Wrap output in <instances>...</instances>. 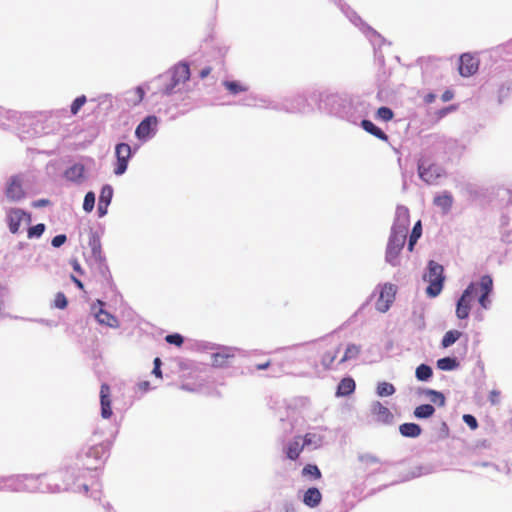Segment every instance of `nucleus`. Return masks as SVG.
<instances>
[{
    "label": "nucleus",
    "mask_w": 512,
    "mask_h": 512,
    "mask_svg": "<svg viewBox=\"0 0 512 512\" xmlns=\"http://www.w3.org/2000/svg\"><path fill=\"white\" fill-rule=\"evenodd\" d=\"M493 289V280L489 275L481 277L479 283H470L457 301L456 316L459 319H466L471 310V303L478 296V302L483 309L490 306L489 295Z\"/></svg>",
    "instance_id": "nucleus-1"
},
{
    "label": "nucleus",
    "mask_w": 512,
    "mask_h": 512,
    "mask_svg": "<svg viewBox=\"0 0 512 512\" xmlns=\"http://www.w3.org/2000/svg\"><path fill=\"white\" fill-rule=\"evenodd\" d=\"M408 234L407 225H394L386 248V261L392 266L399 265V255L405 245Z\"/></svg>",
    "instance_id": "nucleus-2"
},
{
    "label": "nucleus",
    "mask_w": 512,
    "mask_h": 512,
    "mask_svg": "<svg viewBox=\"0 0 512 512\" xmlns=\"http://www.w3.org/2000/svg\"><path fill=\"white\" fill-rule=\"evenodd\" d=\"M424 280L429 283L426 289L427 295L430 297L438 296L443 289L445 280L443 266L433 260L429 261L428 272L425 274Z\"/></svg>",
    "instance_id": "nucleus-3"
},
{
    "label": "nucleus",
    "mask_w": 512,
    "mask_h": 512,
    "mask_svg": "<svg viewBox=\"0 0 512 512\" xmlns=\"http://www.w3.org/2000/svg\"><path fill=\"white\" fill-rule=\"evenodd\" d=\"M171 74V84L165 88L166 94H171L178 85L189 80L190 68L187 63H179L173 67Z\"/></svg>",
    "instance_id": "nucleus-4"
},
{
    "label": "nucleus",
    "mask_w": 512,
    "mask_h": 512,
    "mask_svg": "<svg viewBox=\"0 0 512 512\" xmlns=\"http://www.w3.org/2000/svg\"><path fill=\"white\" fill-rule=\"evenodd\" d=\"M29 224L31 222V215L19 208H11L7 212V223L9 230L12 234H17L20 231L21 223Z\"/></svg>",
    "instance_id": "nucleus-5"
},
{
    "label": "nucleus",
    "mask_w": 512,
    "mask_h": 512,
    "mask_svg": "<svg viewBox=\"0 0 512 512\" xmlns=\"http://www.w3.org/2000/svg\"><path fill=\"white\" fill-rule=\"evenodd\" d=\"M396 287L391 283H386L380 290L379 297L376 302V309L385 313L395 300Z\"/></svg>",
    "instance_id": "nucleus-6"
},
{
    "label": "nucleus",
    "mask_w": 512,
    "mask_h": 512,
    "mask_svg": "<svg viewBox=\"0 0 512 512\" xmlns=\"http://www.w3.org/2000/svg\"><path fill=\"white\" fill-rule=\"evenodd\" d=\"M131 147L127 143H119L115 147V155H116V166L114 169V173L116 175H122L125 173L128 161L131 157Z\"/></svg>",
    "instance_id": "nucleus-7"
},
{
    "label": "nucleus",
    "mask_w": 512,
    "mask_h": 512,
    "mask_svg": "<svg viewBox=\"0 0 512 512\" xmlns=\"http://www.w3.org/2000/svg\"><path fill=\"white\" fill-rule=\"evenodd\" d=\"M479 60L470 53H464L459 58L458 70L461 76L469 77L477 72Z\"/></svg>",
    "instance_id": "nucleus-8"
},
{
    "label": "nucleus",
    "mask_w": 512,
    "mask_h": 512,
    "mask_svg": "<svg viewBox=\"0 0 512 512\" xmlns=\"http://www.w3.org/2000/svg\"><path fill=\"white\" fill-rule=\"evenodd\" d=\"M88 244L91 248L92 258L95 264L99 266L101 271L104 269L107 270V266L105 265V257L102 253L100 237L97 235V233L91 232Z\"/></svg>",
    "instance_id": "nucleus-9"
},
{
    "label": "nucleus",
    "mask_w": 512,
    "mask_h": 512,
    "mask_svg": "<svg viewBox=\"0 0 512 512\" xmlns=\"http://www.w3.org/2000/svg\"><path fill=\"white\" fill-rule=\"evenodd\" d=\"M340 346H341V344H337V345L328 344L321 351L319 359H320V364L324 370L327 371V370H331L333 368V364L336 361L338 353L340 351Z\"/></svg>",
    "instance_id": "nucleus-10"
},
{
    "label": "nucleus",
    "mask_w": 512,
    "mask_h": 512,
    "mask_svg": "<svg viewBox=\"0 0 512 512\" xmlns=\"http://www.w3.org/2000/svg\"><path fill=\"white\" fill-rule=\"evenodd\" d=\"M158 124L156 116H147L135 130V135L140 140H146L154 132Z\"/></svg>",
    "instance_id": "nucleus-11"
},
{
    "label": "nucleus",
    "mask_w": 512,
    "mask_h": 512,
    "mask_svg": "<svg viewBox=\"0 0 512 512\" xmlns=\"http://www.w3.org/2000/svg\"><path fill=\"white\" fill-rule=\"evenodd\" d=\"M6 196L10 201L16 202L24 198L25 192L22 187V181L19 176H13L10 178L7 188Z\"/></svg>",
    "instance_id": "nucleus-12"
},
{
    "label": "nucleus",
    "mask_w": 512,
    "mask_h": 512,
    "mask_svg": "<svg viewBox=\"0 0 512 512\" xmlns=\"http://www.w3.org/2000/svg\"><path fill=\"white\" fill-rule=\"evenodd\" d=\"M101 415L108 419L112 416L111 392L108 384L103 383L100 388Z\"/></svg>",
    "instance_id": "nucleus-13"
},
{
    "label": "nucleus",
    "mask_w": 512,
    "mask_h": 512,
    "mask_svg": "<svg viewBox=\"0 0 512 512\" xmlns=\"http://www.w3.org/2000/svg\"><path fill=\"white\" fill-rule=\"evenodd\" d=\"M108 452L109 443L103 442L92 446L86 455L88 458H93L96 462L101 463L107 458Z\"/></svg>",
    "instance_id": "nucleus-14"
},
{
    "label": "nucleus",
    "mask_w": 512,
    "mask_h": 512,
    "mask_svg": "<svg viewBox=\"0 0 512 512\" xmlns=\"http://www.w3.org/2000/svg\"><path fill=\"white\" fill-rule=\"evenodd\" d=\"M304 449V444L301 442V436H296L290 441L286 447L285 453L288 459L297 460Z\"/></svg>",
    "instance_id": "nucleus-15"
},
{
    "label": "nucleus",
    "mask_w": 512,
    "mask_h": 512,
    "mask_svg": "<svg viewBox=\"0 0 512 512\" xmlns=\"http://www.w3.org/2000/svg\"><path fill=\"white\" fill-rule=\"evenodd\" d=\"M437 170L438 167L435 165H431L426 168L423 162L418 164L420 178L429 184L433 183L440 176V173H438Z\"/></svg>",
    "instance_id": "nucleus-16"
},
{
    "label": "nucleus",
    "mask_w": 512,
    "mask_h": 512,
    "mask_svg": "<svg viewBox=\"0 0 512 512\" xmlns=\"http://www.w3.org/2000/svg\"><path fill=\"white\" fill-rule=\"evenodd\" d=\"M371 412L378 421L383 423L390 422L393 417L389 409L379 401H376L371 405Z\"/></svg>",
    "instance_id": "nucleus-17"
},
{
    "label": "nucleus",
    "mask_w": 512,
    "mask_h": 512,
    "mask_svg": "<svg viewBox=\"0 0 512 512\" xmlns=\"http://www.w3.org/2000/svg\"><path fill=\"white\" fill-rule=\"evenodd\" d=\"M453 201V196L449 192H443L434 197L433 204L446 214L451 210Z\"/></svg>",
    "instance_id": "nucleus-18"
},
{
    "label": "nucleus",
    "mask_w": 512,
    "mask_h": 512,
    "mask_svg": "<svg viewBox=\"0 0 512 512\" xmlns=\"http://www.w3.org/2000/svg\"><path fill=\"white\" fill-rule=\"evenodd\" d=\"M355 388L356 384L354 379L351 377H345L339 382L336 395L338 397L349 396L355 391Z\"/></svg>",
    "instance_id": "nucleus-19"
},
{
    "label": "nucleus",
    "mask_w": 512,
    "mask_h": 512,
    "mask_svg": "<svg viewBox=\"0 0 512 512\" xmlns=\"http://www.w3.org/2000/svg\"><path fill=\"white\" fill-rule=\"evenodd\" d=\"M321 500H322L321 492L315 487L309 488L304 493L303 502L308 507H311V508L317 507L321 503Z\"/></svg>",
    "instance_id": "nucleus-20"
},
{
    "label": "nucleus",
    "mask_w": 512,
    "mask_h": 512,
    "mask_svg": "<svg viewBox=\"0 0 512 512\" xmlns=\"http://www.w3.org/2000/svg\"><path fill=\"white\" fill-rule=\"evenodd\" d=\"M399 431L404 437L416 438L421 434L422 429L416 423H403L399 426Z\"/></svg>",
    "instance_id": "nucleus-21"
},
{
    "label": "nucleus",
    "mask_w": 512,
    "mask_h": 512,
    "mask_svg": "<svg viewBox=\"0 0 512 512\" xmlns=\"http://www.w3.org/2000/svg\"><path fill=\"white\" fill-rule=\"evenodd\" d=\"M361 127L376 138L388 141V136L370 120H362Z\"/></svg>",
    "instance_id": "nucleus-22"
},
{
    "label": "nucleus",
    "mask_w": 512,
    "mask_h": 512,
    "mask_svg": "<svg viewBox=\"0 0 512 512\" xmlns=\"http://www.w3.org/2000/svg\"><path fill=\"white\" fill-rule=\"evenodd\" d=\"M361 353V346L350 343L346 346L343 356L339 360V364L356 359Z\"/></svg>",
    "instance_id": "nucleus-23"
},
{
    "label": "nucleus",
    "mask_w": 512,
    "mask_h": 512,
    "mask_svg": "<svg viewBox=\"0 0 512 512\" xmlns=\"http://www.w3.org/2000/svg\"><path fill=\"white\" fill-rule=\"evenodd\" d=\"M95 317L100 324H104L109 327H115L118 324L116 317L106 312L102 308H100L99 311L95 314Z\"/></svg>",
    "instance_id": "nucleus-24"
},
{
    "label": "nucleus",
    "mask_w": 512,
    "mask_h": 512,
    "mask_svg": "<svg viewBox=\"0 0 512 512\" xmlns=\"http://www.w3.org/2000/svg\"><path fill=\"white\" fill-rule=\"evenodd\" d=\"M127 97V102L131 106H137L140 104L145 96V91L141 86L136 87L135 89L129 91Z\"/></svg>",
    "instance_id": "nucleus-25"
},
{
    "label": "nucleus",
    "mask_w": 512,
    "mask_h": 512,
    "mask_svg": "<svg viewBox=\"0 0 512 512\" xmlns=\"http://www.w3.org/2000/svg\"><path fill=\"white\" fill-rule=\"evenodd\" d=\"M234 355L229 351H221L214 353L212 355V363L214 366L222 367L228 363L230 358H233Z\"/></svg>",
    "instance_id": "nucleus-26"
},
{
    "label": "nucleus",
    "mask_w": 512,
    "mask_h": 512,
    "mask_svg": "<svg viewBox=\"0 0 512 512\" xmlns=\"http://www.w3.org/2000/svg\"><path fill=\"white\" fill-rule=\"evenodd\" d=\"M435 412V408L430 404H423L417 406L414 410V416L419 419H426L431 417Z\"/></svg>",
    "instance_id": "nucleus-27"
},
{
    "label": "nucleus",
    "mask_w": 512,
    "mask_h": 512,
    "mask_svg": "<svg viewBox=\"0 0 512 512\" xmlns=\"http://www.w3.org/2000/svg\"><path fill=\"white\" fill-rule=\"evenodd\" d=\"M437 367L443 371L453 370L458 367L456 358L444 357L437 361Z\"/></svg>",
    "instance_id": "nucleus-28"
},
{
    "label": "nucleus",
    "mask_w": 512,
    "mask_h": 512,
    "mask_svg": "<svg viewBox=\"0 0 512 512\" xmlns=\"http://www.w3.org/2000/svg\"><path fill=\"white\" fill-rule=\"evenodd\" d=\"M84 167L82 165H74L66 170L65 176L67 179L77 181L83 177Z\"/></svg>",
    "instance_id": "nucleus-29"
},
{
    "label": "nucleus",
    "mask_w": 512,
    "mask_h": 512,
    "mask_svg": "<svg viewBox=\"0 0 512 512\" xmlns=\"http://www.w3.org/2000/svg\"><path fill=\"white\" fill-rule=\"evenodd\" d=\"M224 87L233 95H236L241 92H245L248 90V87L241 84L237 81H225L223 83Z\"/></svg>",
    "instance_id": "nucleus-30"
},
{
    "label": "nucleus",
    "mask_w": 512,
    "mask_h": 512,
    "mask_svg": "<svg viewBox=\"0 0 512 512\" xmlns=\"http://www.w3.org/2000/svg\"><path fill=\"white\" fill-rule=\"evenodd\" d=\"M421 234H422V226H421V222L418 221L414 225L412 232L410 234L409 243H408L409 251L413 250V247L416 244V242L418 241V239L420 238Z\"/></svg>",
    "instance_id": "nucleus-31"
},
{
    "label": "nucleus",
    "mask_w": 512,
    "mask_h": 512,
    "mask_svg": "<svg viewBox=\"0 0 512 512\" xmlns=\"http://www.w3.org/2000/svg\"><path fill=\"white\" fill-rule=\"evenodd\" d=\"M461 336V332L457 330H450L445 333L443 339H442V346L444 348H447L454 344Z\"/></svg>",
    "instance_id": "nucleus-32"
},
{
    "label": "nucleus",
    "mask_w": 512,
    "mask_h": 512,
    "mask_svg": "<svg viewBox=\"0 0 512 512\" xmlns=\"http://www.w3.org/2000/svg\"><path fill=\"white\" fill-rule=\"evenodd\" d=\"M416 378L420 381H427L432 376V369L426 364H421L416 368Z\"/></svg>",
    "instance_id": "nucleus-33"
},
{
    "label": "nucleus",
    "mask_w": 512,
    "mask_h": 512,
    "mask_svg": "<svg viewBox=\"0 0 512 512\" xmlns=\"http://www.w3.org/2000/svg\"><path fill=\"white\" fill-rule=\"evenodd\" d=\"M395 393V387L388 382H380L377 386V394L381 397L391 396Z\"/></svg>",
    "instance_id": "nucleus-34"
},
{
    "label": "nucleus",
    "mask_w": 512,
    "mask_h": 512,
    "mask_svg": "<svg viewBox=\"0 0 512 512\" xmlns=\"http://www.w3.org/2000/svg\"><path fill=\"white\" fill-rule=\"evenodd\" d=\"M426 395L429 396L431 402L438 406L442 407L445 405L446 399L443 393L429 389L426 391Z\"/></svg>",
    "instance_id": "nucleus-35"
},
{
    "label": "nucleus",
    "mask_w": 512,
    "mask_h": 512,
    "mask_svg": "<svg viewBox=\"0 0 512 512\" xmlns=\"http://www.w3.org/2000/svg\"><path fill=\"white\" fill-rule=\"evenodd\" d=\"M302 443L305 446H310L312 444L319 445L322 441V437L315 433H307L303 437H301Z\"/></svg>",
    "instance_id": "nucleus-36"
},
{
    "label": "nucleus",
    "mask_w": 512,
    "mask_h": 512,
    "mask_svg": "<svg viewBox=\"0 0 512 512\" xmlns=\"http://www.w3.org/2000/svg\"><path fill=\"white\" fill-rule=\"evenodd\" d=\"M112 196H113L112 187L109 185H106L101 189V193L99 196V202L104 203V204L105 203L110 204Z\"/></svg>",
    "instance_id": "nucleus-37"
},
{
    "label": "nucleus",
    "mask_w": 512,
    "mask_h": 512,
    "mask_svg": "<svg viewBox=\"0 0 512 512\" xmlns=\"http://www.w3.org/2000/svg\"><path fill=\"white\" fill-rule=\"evenodd\" d=\"M302 474L304 476H308V475L312 476L315 479H320L321 478V471L319 470V468L316 465H312V464H307L303 468Z\"/></svg>",
    "instance_id": "nucleus-38"
},
{
    "label": "nucleus",
    "mask_w": 512,
    "mask_h": 512,
    "mask_svg": "<svg viewBox=\"0 0 512 512\" xmlns=\"http://www.w3.org/2000/svg\"><path fill=\"white\" fill-rule=\"evenodd\" d=\"M376 115L379 119L387 122L392 120L394 113L390 108L383 106L377 110Z\"/></svg>",
    "instance_id": "nucleus-39"
},
{
    "label": "nucleus",
    "mask_w": 512,
    "mask_h": 512,
    "mask_svg": "<svg viewBox=\"0 0 512 512\" xmlns=\"http://www.w3.org/2000/svg\"><path fill=\"white\" fill-rule=\"evenodd\" d=\"M45 231V225L42 223H39L35 226H32L28 229L27 236L28 238H38L40 237Z\"/></svg>",
    "instance_id": "nucleus-40"
},
{
    "label": "nucleus",
    "mask_w": 512,
    "mask_h": 512,
    "mask_svg": "<svg viewBox=\"0 0 512 512\" xmlns=\"http://www.w3.org/2000/svg\"><path fill=\"white\" fill-rule=\"evenodd\" d=\"M95 204V195L93 192H88L84 197L83 209L86 212H91Z\"/></svg>",
    "instance_id": "nucleus-41"
},
{
    "label": "nucleus",
    "mask_w": 512,
    "mask_h": 512,
    "mask_svg": "<svg viewBox=\"0 0 512 512\" xmlns=\"http://www.w3.org/2000/svg\"><path fill=\"white\" fill-rule=\"evenodd\" d=\"M359 460L365 466H370V465H375V464H380L381 463V460L377 456L372 455V454L361 455L359 457Z\"/></svg>",
    "instance_id": "nucleus-42"
},
{
    "label": "nucleus",
    "mask_w": 512,
    "mask_h": 512,
    "mask_svg": "<svg viewBox=\"0 0 512 512\" xmlns=\"http://www.w3.org/2000/svg\"><path fill=\"white\" fill-rule=\"evenodd\" d=\"M85 103L86 97L84 95L77 97L71 104V113L76 115Z\"/></svg>",
    "instance_id": "nucleus-43"
},
{
    "label": "nucleus",
    "mask_w": 512,
    "mask_h": 512,
    "mask_svg": "<svg viewBox=\"0 0 512 512\" xmlns=\"http://www.w3.org/2000/svg\"><path fill=\"white\" fill-rule=\"evenodd\" d=\"M68 301L64 293L59 292L56 294L54 299V306L59 309H64L67 307Z\"/></svg>",
    "instance_id": "nucleus-44"
},
{
    "label": "nucleus",
    "mask_w": 512,
    "mask_h": 512,
    "mask_svg": "<svg viewBox=\"0 0 512 512\" xmlns=\"http://www.w3.org/2000/svg\"><path fill=\"white\" fill-rule=\"evenodd\" d=\"M165 340L169 344H173V345H176L178 347H180L183 344V341H184L183 337L180 334H178V333L167 335Z\"/></svg>",
    "instance_id": "nucleus-45"
},
{
    "label": "nucleus",
    "mask_w": 512,
    "mask_h": 512,
    "mask_svg": "<svg viewBox=\"0 0 512 512\" xmlns=\"http://www.w3.org/2000/svg\"><path fill=\"white\" fill-rule=\"evenodd\" d=\"M463 421L472 429L475 430L478 428V422L473 415L465 414L463 415Z\"/></svg>",
    "instance_id": "nucleus-46"
},
{
    "label": "nucleus",
    "mask_w": 512,
    "mask_h": 512,
    "mask_svg": "<svg viewBox=\"0 0 512 512\" xmlns=\"http://www.w3.org/2000/svg\"><path fill=\"white\" fill-rule=\"evenodd\" d=\"M66 240H67L66 235H64V234H59V235H56V236L52 239L51 244H52V246H53V247L58 248V247H60L61 245H63V244L66 242Z\"/></svg>",
    "instance_id": "nucleus-47"
},
{
    "label": "nucleus",
    "mask_w": 512,
    "mask_h": 512,
    "mask_svg": "<svg viewBox=\"0 0 512 512\" xmlns=\"http://www.w3.org/2000/svg\"><path fill=\"white\" fill-rule=\"evenodd\" d=\"M501 392L498 390H492L489 393V401L492 405H497L500 402Z\"/></svg>",
    "instance_id": "nucleus-48"
},
{
    "label": "nucleus",
    "mask_w": 512,
    "mask_h": 512,
    "mask_svg": "<svg viewBox=\"0 0 512 512\" xmlns=\"http://www.w3.org/2000/svg\"><path fill=\"white\" fill-rule=\"evenodd\" d=\"M161 360L160 358H155L154 359V368H153V371L152 373L158 377V378H162V372H161Z\"/></svg>",
    "instance_id": "nucleus-49"
},
{
    "label": "nucleus",
    "mask_w": 512,
    "mask_h": 512,
    "mask_svg": "<svg viewBox=\"0 0 512 512\" xmlns=\"http://www.w3.org/2000/svg\"><path fill=\"white\" fill-rule=\"evenodd\" d=\"M109 204L98 202V213L99 216H104L107 213Z\"/></svg>",
    "instance_id": "nucleus-50"
},
{
    "label": "nucleus",
    "mask_w": 512,
    "mask_h": 512,
    "mask_svg": "<svg viewBox=\"0 0 512 512\" xmlns=\"http://www.w3.org/2000/svg\"><path fill=\"white\" fill-rule=\"evenodd\" d=\"M453 98V93L451 91H445L443 94H442V100L444 102H447V101H450L451 99Z\"/></svg>",
    "instance_id": "nucleus-51"
},
{
    "label": "nucleus",
    "mask_w": 512,
    "mask_h": 512,
    "mask_svg": "<svg viewBox=\"0 0 512 512\" xmlns=\"http://www.w3.org/2000/svg\"><path fill=\"white\" fill-rule=\"evenodd\" d=\"M270 364H271V362L268 360V361H266L264 363L257 364L255 366V368L257 370H264V369H267L270 366Z\"/></svg>",
    "instance_id": "nucleus-52"
},
{
    "label": "nucleus",
    "mask_w": 512,
    "mask_h": 512,
    "mask_svg": "<svg viewBox=\"0 0 512 512\" xmlns=\"http://www.w3.org/2000/svg\"><path fill=\"white\" fill-rule=\"evenodd\" d=\"M211 73V67H205L204 69H202L200 71V77L203 79V78H206L209 74Z\"/></svg>",
    "instance_id": "nucleus-53"
},
{
    "label": "nucleus",
    "mask_w": 512,
    "mask_h": 512,
    "mask_svg": "<svg viewBox=\"0 0 512 512\" xmlns=\"http://www.w3.org/2000/svg\"><path fill=\"white\" fill-rule=\"evenodd\" d=\"M71 264H72V267H73V269H74L75 271H77V272H78V273H80V274H82V273H83V271H82V269H81V267H80V264H79V262H78L77 260H73Z\"/></svg>",
    "instance_id": "nucleus-54"
},
{
    "label": "nucleus",
    "mask_w": 512,
    "mask_h": 512,
    "mask_svg": "<svg viewBox=\"0 0 512 512\" xmlns=\"http://www.w3.org/2000/svg\"><path fill=\"white\" fill-rule=\"evenodd\" d=\"M71 279H72V281L76 284V286H77L78 288H80V289H83V288H84L83 283H82L78 278H76L75 276H73V275H72V276H71Z\"/></svg>",
    "instance_id": "nucleus-55"
},
{
    "label": "nucleus",
    "mask_w": 512,
    "mask_h": 512,
    "mask_svg": "<svg viewBox=\"0 0 512 512\" xmlns=\"http://www.w3.org/2000/svg\"><path fill=\"white\" fill-rule=\"evenodd\" d=\"M49 203L48 200L46 199H41V200H38L34 206H37V207H40V206H46L47 204Z\"/></svg>",
    "instance_id": "nucleus-56"
},
{
    "label": "nucleus",
    "mask_w": 512,
    "mask_h": 512,
    "mask_svg": "<svg viewBox=\"0 0 512 512\" xmlns=\"http://www.w3.org/2000/svg\"><path fill=\"white\" fill-rule=\"evenodd\" d=\"M434 99H435V95H433V94H428V95L425 97V101H426L427 103H431V102H433V101H434Z\"/></svg>",
    "instance_id": "nucleus-57"
},
{
    "label": "nucleus",
    "mask_w": 512,
    "mask_h": 512,
    "mask_svg": "<svg viewBox=\"0 0 512 512\" xmlns=\"http://www.w3.org/2000/svg\"><path fill=\"white\" fill-rule=\"evenodd\" d=\"M87 468L90 469V470L97 469L98 465H87Z\"/></svg>",
    "instance_id": "nucleus-58"
},
{
    "label": "nucleus",
    "mask_w": 512,
    "mask_h": 512,
    "mask_svg": "<svg viewBox=\"0 0 512 512\" xmlns=\"http://www.w3.org/2000/svg\"><path fill=\"white\" fill-rule=\"evenodd\" d=\"M148 386H149V383H148V382H144V383H143V387H144L145 389H147V388H148Z\"/></svg>",
    "instance_id": "nucleus-59"
},
{
    "label": "nucleus",
    "mask_w": 512,
    "mask_h": 512,
    "mask_svg": "<svg viewBox=\"0 0 512 512\" xmlns=\"http://www.w3.org/2000/svg\"><path fill=\"white\" fill-rule=\"evenodd\" d=\"M84 490H85L86 492H88L89 488H88V486H87V485H85V486H84Z\"/></svg>",
    "instance_id": "nucleus-60"
}]
</instances>
